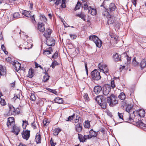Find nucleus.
Returning <instances> with one entry per match:
<instances>
[{"mask_svg":"<svg viewBox=\"0 0 146 146\" xmlns=\"http://www.w3.org/2000/svg\"><path fill=\"white\" fill-rule=\"evenodd\" d=\"M74 115L75 114L74 113L72 115L69 116L68 118V120H67V121H71V120H72L73 119Z\"/></svg>","mask_w":146,"mask_h":146,"instance_id":"864d4df0","label":"nucleus"},{"mask_svg":"<svg viewBox=\"0 0 146 146\" xmlns=\"http://www.w3.org/2000/svg\"><path fill=\"white\" fill-rule=\"evenodd\" d=\"M132 3L135 7L136 6V1L137 0H131Z\"/></svg>","mask_w":146,"mask_h":146,"instance_id":"e2e57ef3","label":"nucleus"},{"mask_svg":"<svg viewBox=\"0 0 146 146\" xmlns=\"http://www.w3.org/2000/svg\"><path fill=\"white\" fill-rule=\"evenodd\" d=\"M52 52V48L50 47L44 50V54L46 55L51 54Z\"/></svg>","mask_w":146,"mask_h":146,"instance_id":"412c9836","label":"nucleus"},{"mask_svg":"<svg viewBox=\"0 0 146 146\" xmlns=\"http://www.w3.org/2000/svg\"><path fill=\"white\" fill-rule=\"evenodd\" d=\"M34 76V71L31 68L29 69L27 76L30 78H32Z\"/></svg>","mask_w":146,"mask_h":146,"instance_id":"bb28decb","label":"nucleus"},{"mask_svg":"<svg viewBox=\"0 0 146 146\" xmlns=\"http://www.w3.org/2000/svg\"><path fill=\"white\" fill-rule=\"evenodd\" d=\"M89 39L92 40L95 43L96 46L98 47H100V40L96 36L93 35L90 37Z\"/></svg>","mask_w":146,"mask_h":146,"instance_id":"39448f33","label":"nucleus"},{"mask_svg":"<svg viewBox=\"0 0 146 146\" xmlns=\"http://www.w3.org/2000/svg\"><path fill=\"white\" fill-rule=\"evenodd\" d=\"M89 13L92 15H94L96 13V9L92 8L90 6L89 7Z\"/></svg>","mask_w":146,"mask_h":146,"instance_id":"b1692460","label":"nucleus"},{"mask_svg":"<svg viewBox=\"0 0 146 146\" xmlns=\"http://www.w3.org/2000/svg\"><path fill=\"white\" fill-rule=\"evenodd\" d=\"M118 114L119 118L121 119L122 120H123V113H120L119 112H118Z\"/></svg>","mask_w":146,"mask_h":146,"instance_id":"13d9d810","label":"nucleus"},{"mask_svg":"<svg viewBox=\"0 0 146 146\" xmlns=\"http://www.w3.org/2000/svg\"><path fill=\"white\" fill-rule=\"evenodd\" d=\"M118 98L122 100H124L126 98V96L124 93H121L118 96Z\"/></svg>","mask_w":146,"mask_h":146,"instance_id":"473e14b6","label":"nucleus"},{"mask_svg":"<svg viewBox=\"0 0 146 146\" xmlns=\"http://www.w3.org/2000/svg\"><path fill=\"white\" fill-rule=\"evenodd\" d=\"M13 126V130L12 132L17 135H18L19 131L20 129L19 127L14 125Z\"/></svg>","mask_w":146,"mask_h":146,"instance_id":"2eb2a0df","label":"nucleus"},{"mask_svg":"<svg viewBox=\"0 0 146 146\" xmlns=\"http://www.w3.org/2000/svg\"><path fill=\"white\" fill-rule=\"evenodd\" d=\"M20 15L19 13H15L13 14V18L16 19L19 17Z\"/></svg>","mask_w":146,"mask_h":146,"instance_id":"37998d69","label":"nucleus"},{"mask_svg":"<svg viewBox=\"0 0 146 146\" xmlns=\"http://www.w3.org/2000/svg\"><path fill=\"white\" fill-rule=\"evenodd\" d=\"M0 104L1 106H4L7 104L5 100L1 97H0Z\"/></svg>","mask_w":146,"mask_h":146,"instance_id":"c9c22d12","label":"nucleus"},{"mask_svg":"<svg viewBox=\"0 0 146 146\" xmlns=\"http://www.w3.org/2000/svg\"><path fill=\"white\" fill-rule=\"evenodd\" d=\"M98 67L99 69V70L95 69L91 73V76L93 79L97 81L100 79V63H99Z\"/></svg>","mask_w":146,"mask_h":146,"instance_id":"f03ea898","label":"nucleus"},{"mask_svg":"<svg viewBox=\"0 0 146 146\" xmlns=\"http://www.w3.org/2000/svg\"><path fill=\"white\" fill-rule=\"evenodd\" d=\"M132 64L134 66H136L138 65L139 64V63L136 61L135 57L133 59V60L132 61Z\"/></svg>","mask_w":146,"mask_h":146,"instance_id":"a19ab883","label":"nucleus"},{"mask_svg":"<svg viewBox=\"0 0 146 146\" xmlns=\"http://www.w3.org/2000/svg\"><path fill=\"white\" fill-rule=\"evenodd\" d=\"M8 106L9 108V113L11 115H15L16 113L18 114L19 113L20 111H18L17 110V109L15 110L14 107L12 105L8 104Z\"/></svg>","mask_w":146,"mask_h":146,"instance_id":"423d86ee","label":"nucleus"},{"mask_svg":"<svg viewBox=\"0 0 146 146\" xmlns=\"http://www.w3.org/2000/svg\"><path fill=\"white\" fill-rule=\"evenodd\" d=\"M54 100L55 102L58 104L62 103L63 102L62 99L59 97L56 98Z\"/></svg>","mask_w":146,"mask_h":146,"instance_id":"c85d7f7f","label":"nucleus"},{"mask_svg":"<svg viewBox=\"0 0 146 146\" xmlns=\"http://www.w3.org/2000/svg\"><path fill=\"white\" fill-rule=\"evenodd\" d=\"M125 58L127 60V62L131 60V57L128 56H126L125 57Z\"/></svg>","mask_w":146,"mask_h":146,"instance_id":"680f3d73","label":"nucleus"},{"mask_svg":"<svg viewBox=\"0 0 146 146\" xmlns=\"http://www.w3.org/2000/svg\"><path fill=\"white\" fill-rule=\"evenodd\" d=\"M94 92L95 93L98 94L100 92V89L99 86H95L94 88Z\"/></svg>","mask_w":146,"mask_h":146,"instance_id":"cd10ccee","label":"nucleus"},{"mask_svg":"<svg viewBox=\"0 0 146 146\" xmlns=\"http://www.w3.org/2000/svg\"><path fill=\"white\" fill-rule=\"evenodd\" d=\"M30 100L33 101H34L36 99V97L35 95L34 94H31L30 97Z\"/></svg>","mask_w":146,"mask_h":146,"instance_id":"79ce46f5","label":"nucleus"},{"mask_svg":"<svg viewBox=\"0 0 146 146\" xmlns=\"http://www.w3.org/2000/svg\"><path fill=\"white\" fill-rule=\"evenodd\" d=\"M101 73L102 72L103 74L105 75L106 76H107V74L108 73V70L106 65H103L101 66Z\"/></svg>","mask_w":146,"mask_h":146,"instance_id":"1a4fd4ad","label":"nucleus"},{"mask_svg":"<svg viewBox=\"0 0 146 146\" xmlns=\"http://www.w3.org/2000/svg\"><path fill=\"white\" fill-rule=\"evenodd\" d=\"M132 109V107L131 106H129V105H128V106H126V111L128 112H130V110Z\"/></svg>","mask_w":146,"mask_h":146,"instance_id":"603ef678","label":"nucleus"},{"mask_svg":"<svg viewBox=\"0 0 146 146\" xmlns=\"http://www.w3.org/2000/svg\"><path fill=\"white\" fill-rule=\"evenodd\" d=\"M107 4V3H106L105 1H104L102 4V5H101V7H102V8H101V9H102V10H104V12H102L103 15L105 16L106 15L107 17L109 18L108 22V24L109 25L113 23L114 22V18H111L109 15L107 10L108 7L106 5Z\"/></svg>","mask_w":146,"mask_h":146,"instance_id":"f257e3e1","label":"nucleus"},{"mask_svg":"<svg viewBox=\"0 0 146 146\" xmlns=\"http://www.w3.org/2000/svg\"><path fill=\"white\" fill-rule=\"evenodd\" d=\"M111 86L113 88L115 87V86L114 84V81L113 80H111Z\"/></svg>","mask_w":146,"mask_h":146,"instance_id":"4d7b16f0","label":"nucleus"},{"mask_svg":"<svg viewBox=\"0 0 146 146\" xmlns=\"http://www.w3.org/2000/svg\"><path fill=\"white\" fill-rule=\"evenodd\" d=\"M58 62L55 60H54L50 65V66L52 67V68H54L55 66L58 65Z\"/></svg>","mask_w":146,"mask_h":146,"instance_id":"a18cd8bd","label":"nucleus"},{"mask_svg":"<svg viewBox=\"0 0 146 146\" xmlns=\"http://www.w3.org/2000/svg\"><path fill=\"white\" fill-rule=\"evenodd\" d=\"M43 123L45 125H48L49 123V122L47 121L46 120H44L43 121Z\"/></svg>","mask_w":146,"mask_h":146,"instance_id":"774afa93","label":"nucleus"},{"mask_svg":"<svg viewBox=\"0 0 146 146\" xmlns=\"http://www.w3.org/2000/svg\"><path fill=\"white\" fill-rule=\"evenodd\" d=\"M62 2V1L61 0H57L55 3V4L57 5H58L60 3H61Z\"/></svg>","mask_w":146,"mask_h":146,"instance_id":"bf43d9fd","label":"nucleus"},{"mask_svg":"<svg viewBox=\"0 0 146 146\" xmlns=\"http://www.w3.org/2000/svg\"><path fill=\"white\" fill-rule=\"evenodd\" d=\"M44 24L43 23L39 22L37 25V29L40 32H43L45 31Z\"/></svg>","mask_w":146,"mask_h":146,"instance_id":"f8f14e48","label":"nucleus"},{"mask_svg":"<svg viewBox=\"0 0 146 146\" xmlns=\"http://www.w3.org/2000/svg\"><path fill=\"white\" fill-rule=\"evenodd\" d=\"M35 139L37 143H41V137L39 133H37L36 134Z\"/></svg>","mask_w":146,"mask_h":146,"instance_id":"aec40b11","label":"nucleus"},{"mask_svg":"<svg viewBox=\"0 0 146 146\" xmlns=\"http://www.w3.org/2000/svg\"><path fill=\"white\" fill-rule=\"evenodd\" d=\"M121 105L123 107L127 106H128V104L126 102V101H122L121 102Z\"/></svg>","mask_w":146,"mask_h":146,"instance_id":"3c124183","label":"nucleus"},{"mask_svg":"<svg viewBox=\"0 0 146 146\" xmlns=\"http://www.w3.org/2000/svg\"><path fill=\"white\" fill-rule=\"evenodd\" d=\"M139 115L140 117H143L145 114V111L143 109H141L139 110Z\"/></svg>","mask_w":146,"mask_h":146,"instance_id":"c756f323","label":"nucleus"},{"mask_svg":"<svg viewBox=\"0 0 146 146\" xmlns=\"http://www.w3.org/2000/svg\"><path fill=\"white\" fill-rule=\"evenodd\" d=\"M107 101L106 98H104L103 96H101V107L103 108H106L107 106V103L106 101Z\"/></svg>","mask_w":146,"mask_h":146,"instance_id":"ddd939ff","label":"nucleus"},{"mask_svg":"<svg viewBox=\"0 0 146 146\" xmlns=\"http://www.w3.org/2000/svg\"><path fill=\"white\" fill-rule=\"evenodd\" d=\"M49 77L50 76H48V74L46 72L45 74L43 77L42 81L45 82H46L49 79Z\"/></svg>","mask_w":146,"mask_h":146,"instance_id":"72a5a7b5","label":"nucleus"},{"mask_svg":"<svg viewBox=\"0 0 146 146\" xmlns=\"http://www.w3.org/2000/svg\"><path fill=\"white\" fill-rule=\"evenodd\" d=\"M30 132L29 131L26 130L22 133V136L24 139L26 140H28L30 136Z\"/></svg>","mask_w":146,"mask_h":146,"instance_id":"9d476101","label":"nucleus"},{"mask_svg":"<svg viewBox=\"0 0 146 146\" xmlns=\"http://www.w3.org/2000/svg\"><path fill=\"white\" fill-rule=\"evenodd\" d=\"M46 89L47 90L53 93V94H54L56 95L57 94L58 92L55 90L52 89L48 88H46Z\"/></svg>","mask_w":146,"mask_h":146,"instance_id":"58836bf2","label":"nucleus"},{"mask_svg":"<svg viewBox=\"0 0 146 146\" xmlns=\"http://www.w3.org/2000/svg\"><path fill=\"white\" fill-rule=\"evenodd\" d=\"M52 32V30L50 29H48L45 31L44 34V35L46 38L50 37L51 34Z\"/></svg>","mask_w":146,"mask_h":146,"instance_id":"f3484780","label":"nucleus"},{"mask_svg":"<svg viewBox=\"0 0 146 146\" xmlns=\"http://www.w3.org/2000/svg\"><path fill=\"white\" fill-rule=\"evenodd\" d=\"M80 3H78L76 5V7L75 8L74 10H76L77 9H78L80 8Z\"/></svg>","mask_w":146,"mask_h":146,"instance_id":"6e6d98bb","label":"nucleus"},{"mask_svg":"<svg viewBox=\"0 0 146 146\" xmlns=\"http://www.w3.org/2000/svg\"><path fill=\"white\" fill-rule=\"evenodd\" d=\"M17 99L20 100V95L19 94L15 96L14 97L12 98V100L14 102Z\"/></svg>","mask_w":146,"mask_h":146,"instance_id":"49530a36","label":"nucleus"},{"mask_svg":"<svg viewBox=\"0 0 146 146\" xmlns=\"http://www.w3.org/2000/svg\"><path fill=\"white\" fill-rule=\"evenodd\" d=\"M58 56V53L57 51H56L54 54L52 55V58L53 59L56 58Z\"/></svg>","mask_w":146,"mask_h":146,"instance_id":"5fc2aeb1","label":"nucleus"},{"mask_svg":"<svg viewBox=\"0 0 146 146\" xmlns=\"http://www.w3.org/2000/svg\"><path fill=\"white\" fill-rule=\"evenodd\" d=\"M103 93L104 95L107 96L109 94L110 90V87L109 85L106 84L103 87Z\"/></svg>","mask_w":146,"mask_h":146,"instance_id":"0eeeda50","label":"nucleus"},{"mask_svg":"<svg viewBox=\"0 0 146 146\" xmlns=\"http://www.w3.org/2000/svg\"><path fill=\"white\" fill-rule=\"evenodd\" d=\"M97 132L95 131H93L92 129L90 131L89 135H87L89 136L88 137L90 139L92 137H96L97 136Z\"/></svg>","mask_w":146,"mask_h":146,"instance_id":"6ab92c4d","label":"nucleus"},{"mask_svg":"<svg viewBox=\"0 0 146 146\" xmlns=\"http://www.w3.org/2000/svg\"><path fill=\"white\" fill-rule=\"evenodd\" d=\"M23 128H25L26 126L28 125V122L27 121L25 120V121L23 120Z\"/></svg>","mask_w":146,"mask_h":146,"instance_id":"ea45409f","label":"nucleus"},{"mask_svg":"<svg viewBox=\"0 0 146 146\" xmlns=\"http://www.w3.org/2000/svg\"><path fill=\"white\" fill-rule=\"evenodd\" d=\"M79 117L78 116V115L77 116H76V118L75 120V123H77L78 122V121H79Z\"/></svg>","mask_w":146,"mask_h":146,"instance_id":"69168bd1","label":"nucleus"},{"mask_svg":"<svg viewBox=\"0 0 146 146\" xmlns=\"http://www.w3.org/2000/svg\"><path fill=\"white\" fill-rule=\"evenodd\" d=\"M37 124V122H35V121L33 122L32 123V127L34 129H35L36 128V125Z\"/></svg>","mask_w":146,"mask_h":146,"instance_id":"09e8293b","label":"nucleus"},{"mask_svg":"<svg viewBox=\"0 0 146 146\" xmlns=\"http://www.w3.org/2000/svg\"><path fill=\"white\" fill-rule=\"evenodd\" d=\"M117 98L113 94H111L107 98V101L111 106H113L118 104V101L116 100Z\"/></svg>","mask_w":146,"mask_h":146,"instance_id":"7ed1b4c3","label":"nucleus"},{"mask_svg":"<svg viewBox=\"0 0 146 146\" xmlns=\"http://www.w3.org/2000/svg\"><path fill=\"white\" fill-rule=\"evenodd\" d=\"M13 65L14 66V68L16 71L18 72L21 68V64L18 61H16L13 62Z\"/></svg>","mask_w":146,"mask_h":146,"instance_id":"4468645a","label":"nucleus"},{"mask_svg":"<svg viewBox=\"0 0 146 146\" xmlns=\"http://www.w3.org/2000/svg\"><path fill=\"white\" fill-rule=\"evenodd\" d=\"M22 14L25 16L29 18L33 23L34 24L36 23V21L35 19L34 15H32L30 11L24 10Z\"/></svg>","mask_w":146,"mask_h":146,"instance_id":"20e7f679","label":"nucleus"},{"mask_svg":"<svg viewBox=\"0 0 146 146\" xmlns=\"http://www.w3.org/2000/svg\"><path fill=\"white\" fill-rule=\"evenodd\" d=\"M61 130L59 128H56L54 130L53 134L54 135H57L60 131Z\"/></svg>","mask_w":146,"mask_h":146,"instance_id":"f704fd0d","label":"nucleus"},{"mask_svg":"<svg viewBox=\"0 0 146 146\" xmlns=\"http://www.w3.org/2000/svg\"><path fill=\"white\" fill-rule=\"evenodd\" d=\"M121 56L117 53H116L113 56V58L115 61H118L121 60Z\"/></svg>","mask_w":146,"mask_h":146,"instance_id":"5701e85b","label":"nucleus"},{"mask_svg":"<svg viewBox=\"0 0 146 146\" xmlns=\"http://www.w3.org/2000/svg\"><path fill=\"white\" fill-rule=\"evenodd\" d=\"M70 36L71 38H72L73 39L75 38L76 37V36L75 35H72V34H70Z\"/></svg>","mask_w":146,"mask_h":146,"instance_id":"338daca9","label":"nucleus"},{"mask_svg":"<svg viewBox=\"0 0 146 146\" xmlns=\"http://www.w3.org/2000/svg\"><path fill=\"white\" fill-rule=\"evenodd\" d=\"M88 2H86V4H84V8L85 10L88 9L89 11L88 8H89V7H88Z\"/></svg>","mask_w":146,"mask_h":146,"instance_id":"de8ad7c7","label":"nucleus"},{"mask_svg":"<svg viewBox=\"0 0 146 146\" xmlns=\"http://www.w3.org/2000/svg\"><path fill=\"white\" fill-rule=\"evenodd\" d=\"M116 7L115 4L113 3L110 4L109 6V9L110 11H113L115 9Z\"/></svg>","mask_w":146,"mask_h":146,"instance_id":"7c9ffc66","label":"nucleus"},{"mask_svg":"<svg viewBox=\"0 0 146 146\" xmlns=\"http://www.w3.org/2000/svg\"><path fill=\"white\" fill-rule=\"evenodd\" d=\"M95 100L96 102L100 106V95H98L96 96V98Z\"/></svg>","mask_w":146,"mask_h":146,"instance_id":"4c0bfd02","label":"nucleus"},{"mask_svg":"<svg viewBox=\"0 0 146 146\" xmlns=\"http://www.w3.org/2000/svg\"><path fill=\"white\" fill-rule=\"evenodd\" d=\"M111 37L113 39H114L116 41H118V36L115 34H111L110 35Z\"/></svg>","mask_w":146,"mask_h":146,"instance_id":"e433bc0d","label":"nucleus"},{"mask_svg":"<svg viewBox=\"0 0 146 146\" xmlns=\"http://www.w3.org/2000/svg\"><path fill=\"white\" fill-rule=\"evenodd\" d=\"M76 16L80 18L84 21L86 20V15L83 13H81L80 14H77L76 15Z\"/></svg>","mask_w":146,"mask_h":146,"instance_id":"a878e982","label":"nucleus"},{"mask_svg":"<svg viewBox=\"0 0 146 146\" xmlns=\"http://www.w3.org/2000/svg\"><path fill=\"white\" fill-rule=\"evenodd\" d=\"M84 99H85V100H88V99L89 98L88 97V95L85 94L84 95Z\"/></svg>","mask_w":146,"mask_h":146,"instance_id":"052dcab7","label":"nucleus"},{"mask_svg":"<svg viewBox=\"0 0 146 146\" xmlns=\"http://www.w3.org/2000/svg\"><path fill=\"white\" fill-rule=\"evenodd\" d=\"M61 6L62 8H65L66 7V3L65 0H62Z\"/></svg>","mask_w":146,"mask_h":146,"instance_id":"8fccbe9b","label":"nucleus"},{"mask_svg":"<svg viewBox=\"0 0 146 146\" xmlns=\"http://www.w3.org/2000/svg\"><path fill=\"white\" fill-rule=\"evenodd\" d=\"M84 126L86 128H89L90 127V123L88 121H86L85 123H84Z\"/></svg>","mask_w":146,"mask_h":146,"instance_id":"c03bdc74","label":"nucleus"},{"mask_svg":"<svg viewBox=\"0 0 146 146\" xmlns=\"http://www.w3.org/2000/svg\"><path fill=\"white\" fill-rule=\"evenodd\" d=\"M6 72V69L5 67L0 65V75H2L5 74Z\"/></svg>","mask_w":146,"mask_h":146,"instance_id":"393cba45","label":"nucleus"},{"mask_svg":"<svg viewBox=\"0 0 146 146\" xmlns=\"http://www.w3.org/2000/svg\"><path fill=\"white\" fill-rule=\"evenodd\" d=\"M127 117H124L126 121H127L129 123L132 122L133 121V120L132 118L130 117V114H128L127 115Z\"/></svg>","mask_w":146,"mask_h":146,"instance_id":"2f4dec72","label":"nucleus"},{"mask_svg":"<svg viewBox=\"0 0 146 146\" xmlns=\"http://www.w3.org/2000/svg\"><path fill=\"white\" fill-rule=\"evenodd\" d=\"M14 118L13 117H10L8 118L7 122V125L8 127H9L10 126H11L14 125Z\"/></svg>","mask_w":146,"mask_h":146,"instance_id":"dca6fc26","label":"nucleus"},{"mask_svg":"<svg viewBox=\"0 0 146 146\" xmlns=\"http://www.w3.org/2000/svg\"><path fill=\"white\" fill-rule=\"evenodd\" d=\"M88 136L84 135V136L78 133V137L80 142H84L87 139H89Z\"/></svg>","mask_w":146,"mask_h":146,"instance_id":"9b49d317","label":"nucleus"},{"mask_svg":"<svg viewBox=\"0 0 146 146\" xmlns=\"http://www.w3.org/2000/svg\"><path fill=\"white\" fill-rule=\"evenodd\" d=\"M35 67L36 68H38V67H39L40 68H41L42 69V67L40 66L39 64H38L36 63H35Z\"/></svg>","mask_w":146,"mask_h":146,"instance_id":"0e129e2a","label":"nucleus"},{"mask_svg":"<svg viewBox=\"0 0 146 146\" xmlns=\"http://www.w3.org/2000/svg\"><path fill=\"white\" fill-rule=\"evenodd\" d=\"M140 66L142 69L146 68V59H143L140 64Z\"/></svg>","mask_w":146,"mask_h":146,"instance_id":"4be33fe9","label":"nucleus"},{"mask_svg":"<svg viewBox=\"0 0 146 146\" xmlns=\"http://www.w3.org/2000/svg\"><path fill=\"white\" fill-rule=\"evenodd\" d=\"M76 130L78 133H80L82 131V124L78 123L76 126Z\"/></svg>","mask_w":146,"mask_h":146,"instance_id":"a211bd4d","label":"nucleus"},{"mask_svg":"<svg viewBox=\"0 0 146 146\" xmlns=\"http://www.w3.org/2000/svg\"><path fill=\"white\" fill-rule=\"evenodd\" d=\"M46 39V43L49 46H54L55 44V40L52 37H49Z\"/></svg>","mask_w":146,"mask_h":146,"instance_id":"6e6552de","label":"nucleus"}]
</instances>
